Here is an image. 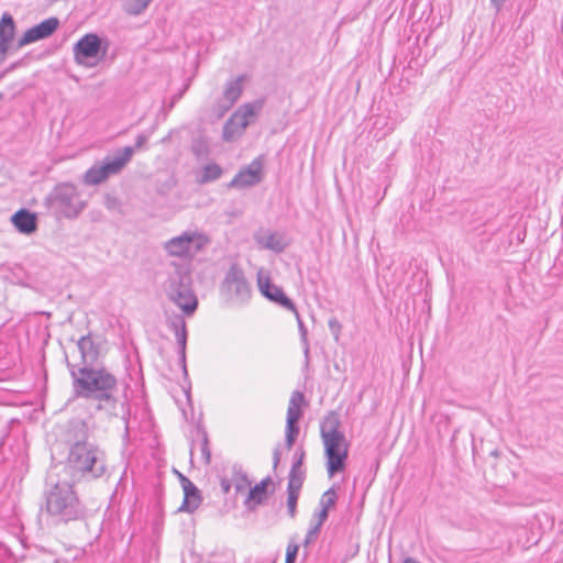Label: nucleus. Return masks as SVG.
<instances>
[{"mask_svg": "<svg viewBox=\"0 0 563 563\" xmlns=\"http://www.w3.org/2000/svg\"><path fill=\"white\" fill-rule=\"evenodd\" d=\"M104 206L109 210H114L119 207L120 202L119 199L112 195H106L104 196Z\"/></svg>", "mask_w": 563, "mask_h": 563, "instance_id": "e433bc0d", "label": "nucleus"}, {"mask_svg": "<svg viewBox=\"0 0 563 563\" xmlns=\"http://www.w3.org/2000/svg\"><path fill=\"white\" fill-rule=\"evenodd\" d=\"M298 493H287V511L290 518H295L297 514Z\"/></svg>", "mask_w": 563, "mask_h": 563, "instance_id": "7c9ffc66", "label": "nucleus"}, {"mask_svg": "<svg viewBox=\"0 0 563 563\" xmlns=\"http://www.w3.org/2000/svg\"><path fill=\"white\" fill-rule=\"evenodd\" d=\"M15 34V23L11 14L3 13L0 19V55H5Z\"/></svg>", "mask_w": 563, "mask_h": 563, "instance_id": "a211bd4d", "label": "nucleus"}, {"mask_svg": "<svg viewBox=\"0 0 563 563\" xmlns=\"http://www.w3.org/2000/svg\"><path fill=\"white\" fill-rule=\"evenodd\" d=\"M245 80L244 75L238 76L233 80H229L225 84V88L223 91V100L225 102L224 110H229L241 97L243 91V81Z\"/></svg>", "mask_w": 563, "mask_h": 563, "instance_id": "aec40b11", "label": "nucleus"}, {"mask_svg": "<svg viewBox=\"0 0 563 563\" xmlns=\"http://www.w3.org/2000/svg\"><path fill=\"white\" fill-rule=\"evenodd\" d=\"M209 243V239L198 231H185L164 244L168 255L175 257H194Z\"/></svg>", "mask_w": 563, "mask_h": 563, "instance_id": "0eeeda50", "label": "nucleus"}, {"mask_svg": "<svg viewBox=\"0 0 563 563\" xmlns=\"http://www.w3.org/2000/svg\"><path fill=\"white\" fill-rule=\"evenodd\" d=\"M168 327L176 333L186 328V322L181 316H175L168 320Z\"/></svg>", "mask_w": 563, "mask_h": 563, "instance_id": "473e14b6", "label": "nucleus"}, {"mask_svg": "<svg viewBox=\"0 0 563 563\" xmlns=\"http://www.w3.org/2000/svg\"><path fill=\"white\" fill-rule=\"evenodd\" d=\"M175 336H176L177 344L179 346L180 362L183 363L184 372L187 373V369H186L187 329L184 328L179 332H176Z\"/></svg>", "mask_w": 563, "mask_h": 563, "instance_id": "c756f323", "label": "nucleus"}, {"mask_svg": "<svg viewBox=\"0 0 563 563\" xmlns=\"http://www.w3.org/2000/svg\"><path fill=\"white\" fill-rule=\"evenodd\" d=\"M231 481L235 487L236 493H241L245 490L250 485L251 482L249 479V476L246 472L243 470L242 465L234 464L231 468Z\"/></svg>", "mask_w": 563, "mask_h": 563, "instance_id": "5701e85b", "label": "nucleus"}, {"mask_svg": "<svg viewBox=\"0 0 563 563\" xmlns=\"http://www.w3.org/2000/svg\"><path fill=\"white\" fill-rule=\"evenodd\" d=\"M303 404L305 395L299 390L292 391L287 409L285 432V445L288 450H290L294 446L296 439L300 432L298 422L302 417L301 406Z\"/></svg>", "mask_w": 563, "mask_h": 563, "instance_id": "1a4fd4ad", "label": "nucleus"}, {"mask_svg": "<svg viewBox=\"0 0 563 563\" xmlns=\"http://www.w3.org/2000/svg\"><path fill=\"white\" fill-rule=\"evenodd\" d=\"M220 486H221V489H222L223 494H228L230 492V489H231L232 481L223 477L220 481Z\"/></svg>", "mask_w": 563, "mask_h": 563, "instance_id": "a19ab883", "label": "nucleus"}, {"mask_svg": "<svg viewBox=\"0 0 563 563\" xmlns=\"http://www.w3.org/2000/svg\"><path fill=\"white\" fill-rule=\"evenodd\" d=\"M108 48V40L96 33H87L75 43L73 47L74 59L78 65H86L90 58H96L100 54L104 56Z\"/></svg>", "mask_w": 563, "mask_h": 563, "instance_id": "6e6552de", "label": "nucleus"}, {"mask_svg": "<svg viewBox=\"0 0 563 563\" xmlns=\"http://www.w3.org/2000/svg\"><path fill=\"white\" fill-rule=\"evenodd\" d=\"M263 246L267 250L280 253L285 250L286 244L278 234L272 233L264 239Z\"/></svg>", "mask_w": 563, "mask_h": 563, "instance_id": "cd10ccee", "label": "nucleus"}, {"mask_svg": "<svg viewBox=\"0 0 563 563\" xmlns=\"http://www.w3.org/2000/svg\"><path fill=\"white\" fill-rule=\"evenodd\" d=\"M298 550L299 545L297 543L289 542L286 550L285 563H295Z\"/></svg>", "mask_w": 563, "mask_h": 563, "instance_id": "2f4dec72", "label": "nucleus"}, {"mask_svg": "<svg viewBox=\"0 0 563 563\" xmlns=\"http://www.w3.org/2000/svg\"><path fill=\"white\" fill-rule=\"evenodd\" d=\"M189 275L176 272L167 280L166 292L168 298L177 305L185 314H192L198 306V300L189 287Z\"/></svg>", "mask_w": 563, "mask_h": 563, "instance_id": "423d86ee", "label": "nucleus"}, {"mask_svg": "<svg viewBox=\"0 0 563 563\" xmlns=\"http://www.w3.org/2000/svg\"><path fill=\"white\" fill-rule=\"evenodd\" d=\"M223 284L230 292H233L240 298H246L250 296V284L246 280L243 271L236 264L230 266L225 274Z\"/></svg>", "mask_w": 563, "mask_h": 563, "instance_id": "4468645a", "label": "nucleus"}, {"mask_svg": "<svg viewBox=\"0 0 563 563\" xmlns=\"http://www.w3.org/2000/svg\"><path fill=\"white\" fill-rule=\"evenodd\" d=\"M258 286L264 297L287 310L296 312V306L292 300L285 295L280 287L272 284L269 278L262 279L258 277Z\"/></svg>", "mask_w": 563, "mask_h": 563, "instance_id": "dca6fc26", "label": "nucleus"}, {"mask_svg": "<svg viewBox=\"0 0 563 563\" xmlns=\"http://www.w3.org/2000/svg\"><path fill=\"white\" fill-rule=\"evenodd\" d=\"M147 135L145 134H139L135 139V146L134 150H140L143 147V145L147 142Z\"/></svg>", "mask_w": 563, "mask_h": 563, "instance_id": "58836bf2", "label": "nucleus"}, {"mask_svg": "<svg viewBox=\"0 0 563 563\" xmlns=\"http://www.w3.org/2000/svg\"><path fill=\"white\" fill-rule=\"evenodd\" d=\"M247 126L249 122L240 121L231 115L223 124L222 139L225 142H231L241 136Z\"/></svg>", "mask_w": 563, "mask_h": 563, "instance_id": "412c9836", "label": "nucleus"}, {"mask_svg": "<svg viewBox=\"0 0 563 563\" xmlns=\"http://www.w3.org/2000/svg\"><path fill=\"white\" fill-rule=\"evenodd\" d=\"M5 55H0V64L4 60Z\"/></svg>", "mask_w": 563, "mask_h": 563, "instance_id": "de8ad7c7", "label": "nucleus"}, {"mask_svg": "<svg viewBox=\"0 0 563 563\" xmlns=\"http://www.w3.org/2000/svg\"><path fill=\"white\" fill-rule=\"evenodd\" d=\"M88 439L89 428L85 420L69 421L65 431V442L68 445L66 465L73 475L99 478L107 471L103 452Z\"/></svg>", "mask_w": 563, "mask_h": 563, "instance_id": "f03ea898", "label": "nucleus"}, {"mask_svg": "<svg viewBox=\"0 0 563 563\" xmlns=\"http://www.w3.org/2000/svg\"><path fill=\"white\" fill-rule=\"evenodd\" d=\"M45 510L58 521L68 522L84 517L85 509L80 504L73 485L68 482H56L45 493Z\"/></svg>", "mask_w": 563, "mask_h": 563, "instance_id": "20e7f679", "label": "nucleus"}, {"mask_svg": "<svg viewBox=\"0 0 563 563\" xmlns=\"http://www.w3.org/2000/svg\"><path fill=\"white\" fill-rule=\"evenodd\" d=\"M191 152L197 158L206 157L209 154L208 141L199 135L191 142Z\"/></svg>", "mask_w": 563, "mask_h": 563, "instance_id": "a878e982", "label": "nucleus"}, {"mask_svg": "<svg viewBox=\"0 0 563 563\" xmlns=\"http://www.w3.org/2000/svg\"><path fill=\"white\" fill-rule=\"evenodd\" d=\"M221 175L222 168L218 164L211 163L202 168L201 176L198 179V183L201 185L208 184L219 179Z\"/></svg>", "mask_w": 563, "mask_h": 563, "instance_id": "393cba45", "label": "nucleus"}, {"mask_svg": "<svg viewBox=\"0 0 563 563\" xmlns=\"http://www.w3.org/2000/svg\"><path fill=\"white\" fill-rule=\"evenodd\" d=\"M264 100L258 99L254 102L242 104L232 115L240 121L251 123L250 119L256 117L263 109Z\"/></svg>", "mask_w": 563, "mask_h": 563, "instance_id": "4be33fe9", "label": "nucleus"}, {"mask_svg": "<svg viewBox=\"0 0 563 563\" xmlns=\"http://www.w3.org/2000/svg\"><path fill=\"white\" fill-rule=\"evenodd\" d=\"M45 200L58 216L67 219L77 218L86 208V201L71 184L57 185Z\"/></svg>", "mask_w": 563, "mask_h": 563, "instance_id": "39448f33", "label": "nucleus"}, {"mask_svg": "<svg viewBox=\"0 0 563 563\" xmlns=\"http://www.w3.org/2000/svg\"><path fill=\"white\" fill-rule=\"evenodd\" d=\"M65 360L75 397L95 404L96 411L103 412L108 419H121L128 432L130 399L125 391H121L118 377L103 365L77 367L67 357Z\"/></svg>", "mask_w": 563, "mask_h": 563, "instance_id": "f257e3e1", "label": "nucleus"}, {"mask_svg": "<svg viewBox=\"0 0 563 563\" xmlns=\"http://www.w3.org/2000/svg\"><path fill=\"white\" fill-rule=\"evenodd\" d=\"M336 500V492L333 487H331L322 494L319 505L321 509H325L329 512V510L335 506Z\"/></svg>", "mask_w": 563, "mask_h": 563, "instance_id": "c85d7f7f", "label": "nucleus"}, {"mask_svg": "<svg viewBox=\"0 0 563 563\" xmlns=\"http://www.w3.org/2000/svg\"><path fill=\"white\" fill-rule=\"evenodd\" d=\"M280 463V450L279 448H275L273 451V468L276 470Z\"/></svg>", "mask_w": 563, "mask_h": 563, "instance_id": "79ce46f5", "label": "nucleus"}, {"mask_svg": "<svg viewBox=\"0 0 563 563\" xmlns=\"http://www.w3.org/2000/svg\"><path fill=\"white\" fill-rule=\"evenodd\" d=\"M201 452L206 456L207 462H209L210 461V451L208 449V439H207V437L203 438Z\"/></svg>", "mask_w": 563, "mask_h": 563, "instance_id": "37998d69", "label": "nucleus"}, {"mask_svg": "<svg viewBox=\"0 0 563 563\" xmlns=\"http://www.w3.org/2000/svg\"><path fill=\"white\" fill-rule=\"evenodd\" d=\"M305 478H306V473L303 470L290 468L289 474H288L287 493L300 494Z\"/></svg>", "mask_w": 563, "mask_h": 563, "instance_id": "b1692460", "label": "nucleus"}, {"mask_svg": "<svg viewBox=\"0 0 563 563\" xmlns=\"http://www.w3.org/2000/svg\"><path fill=\"white\" fill-rule=\"evenodd\" d=\"M274 493V483L271 476H266L255 486L251 487L247 497L244 500V506L250 511H255L256 508L263 505L269 495Z\"/></svg>", "mask_w": 563, "mask_h": 563, "instance_id": "f8f14e48", "label": "nucleus"}, {"mask_svg": "<svg viewBox=\"0 0 563 563\" xmlns=\"http://www.w3.org/2000/svg\"><path fill=\"white\" fill-rule=\"evenodd\" d=\"M100 165H93L84 175V181L87 185H98L106 180L104 175L101 174Z\"/></svg>", "mask_w": 563, "mask_h": 563, "instance_id": "bb28decb", "label": "nucleus"}, {"mask_svg": "<svg viewBox=\"0 0 563 563\" xmlns=\"http://www.w3.org/2000/svg\"><path fill=\"white\" fill-rule=\"evenodd\" d=\"M152 0H143V5L146 7Z\"/></svg>", "mask_w": 563, "mask_h": 563, "instance_id": "49530a36", "label": "nucleus"}, {"mask_svg": "<svg viewBox=\"0 0 563 563\" xmlns=\"http://www.w3.org/2000/svg\"><path fill=\"white\" fill-rule=\"evenodd\" d=\"M305 450L302 448H299L298 450H296L295 454H294V462H292V465H291V468L292 470H301V466H302V463H303V459H305Z\"/></svg>", "mask_w": 563, "mask_h": 563, "instance_id": "c9c22d12", "label": "nucleus"}, {"mask_svg": "<svg viewBox=\"0 0 563 563\" xmlns=\"http://www.w3.org/2000/svg\"><path fill=\"white\" fill-rule=\"evenodd\" d=\"M328 325H329V329L331 330V332L334 334L335 339L338 340L340 332H341V328H342L339 320L335 318H332L329 320Z\"/></svg>", "mask_w": 563, "mask_h": 563, "instance_id": "4c0bfd02", "label": "nucleus"}, {"mask_svg": "<svg viewBox=\"0 0 563 563\" xmlns=\"http://www.w3.org/2000/svg\"><path fill=\"white\" fill-rule=\"evenodd\" d=\"M262 163L254 159L247 167L241 169L228 184L229 188H244L258 184L262 180Z\"/></svg>", "mask_w": 563, "mask_h": 563, "instance_id": "2eb2a0df", "label": "nucleus"}, {"mask_svg": "<svg viewBox=\"0 0 563 563\" xmlns=\"http://www.w3.org/2000/svg\"><path fill=\"white\" fill-rule=\"evenodd\" d=\"M329 517V512L325 509H320L318 512L313 515L312 521L313 523L311 526L317 527L321 530L322 525L325 522V520Z\"/></svg>", "mask_w": 563, "mask_h": 563, "instance_id": "72a5a7b5", "label": "nucleus"}, {"mask_svg": "<svg viewBox=\"0 0 563 563\" xmlns=\"http://www.w3.org/2000/svg\"><path fill=\"white\" fill-rule=\"evenodd\" d=\"M320 533V529L317 527L311 526L306 534V538L303 540V547H309L312 542H314Z\"/></svg>", "mask_w": 563, "mask_h": 563, "instance_id": "f704fd0d", "label": "nucleus"}, {"mask_svg": "<svg viewBox=\"0 0 563 563\" xmlns=\"http://www.w3.org/2000/svg\"><path fill=\"white\" fill-rule=\"evenodd\" d=\"M176 473H177L178 479L180 482L181 488H185L187 486V484H191L192 483L187 476H185L180 472L176 471Z\"/></svg>", "mask_w": 563, "mask_h": 563, "instance_id": "c03bdc74", "label": "nucleus"}, {"mask_svg": "<svg viewBox=\"0 0 563 563\" xmlns=\"http://www.w3.org/2000/svg\"><path fill=\"white\" fill-rule=\"evenodd\" d=\"M295 313H296V317L298 320V327H299L301 339L306 342L307 341V329H306L303 322L300 320L298 312L296 311Z\"/></svg>", "mask_w": 563, "mask_h": 563, "instance_id": "ea45409f", "label": "nucleus"}, {"mask_svg": "<svg viewBox=\"0 0 563 563\" xmlns=\"http://www.w3.org/2000/svg\"><path fill=\"white\" fill-rule=\"evenodd\" d=\"M507 0H490L492 7L498 12Z\"/></svg>", "mask_w": 563, "mask_h": 563, "instance_id": "a18cd8bd", "label": "nucleus"}, {"mask_svg": "<svg viewBox=\"0 0 563 563\" xmlns=\"http://www.w3.org/2000/svg\"><path fill=\"white\" fill-rule=\"evenodd\" d=\"M134 154V148L132 146H125L118 150L114 156H107L100 164L101 174L104 175L106 179L111 175L119 174L125 165L131 161Z\"/></svg>", "mask_w": 563, "mask_h": 563, "instance_id": "ddd939ff", "label": "nucleus"}, {"mask_svg": "<svg viewBox=\"0 0 563 563\" xmlns=\"http://www.w3.org/2000/svg\"><path fill=\"white\" fill-rule=\"evenodd\" d=\"M11 222L22 234H32L37 230L36 213L22 208L11 216Z\"/></svg>", "mask_w": 563, "mask_h": 563, "instance_id": "f3484780", "label": "nucleus"}, {"mask_svg": "<svg viewBox=\"0 0 563 563\" xmlns=\"http://www.w3.org/2000/svg\"><path fill=\"white\" fill-rule=\"evenodd\" d=\"M184 490V500L178 508V511L192 514L195 512L202 503V496L200 489L194 484H187Z\"/></svg>", "mask_w": 563, "mask_h": 563, "instance_id": "6ab92c4d", "label": "nucleus"}, {"mask_svg": "<svg viewBox=\"0 0 563 563\" xmlns=\"http://www.w3.org/2000/svg\"><path fill=\"white\" fill-rule=\"evenodd\" d=\"M340 424L341 421L338 413L331 411L320 427L324 456L327 459V472L330 477L345 470L349 456V443L344 433L340 431Z\"/></svg>", "mask_w": 563, "mask_h": 563, "instance_id": "7ed1b4c3", "label": "nucleus"}, {"mask_svg": "<svg viewBox=\"0 0 563 563\" xmlns=\"http://www.w3.org/2000/svg\"><path fill=\"white\" fill-rule=\"evenodd\" d=\"M77 347L80 353V363L76 364L77 367H96L101 365L98 362L100 344L93 340L90 332L77 341Z\"/></svg>", "mask_w": 563, "mask_h": 563, "instance_id": "9b49d317", "label": "nucleus"}, {"mask_svg": "<svg viewBox=\"0 0 563 563\" xmlns=\"http://www.w3.org/2000/svg\"><path fill=\"white\" fill-rule=\"evenodd\" d=\"M59 20L55 16L48 18L41 23L30 27L26 32L19 38L16 43V49L34 43L40 40H44L51 36L58 27Z\"/></svg>", "mask_w": 563, "mask_h": 563, "instance_id": "9d476101", "label": "nucleus"}]
</instances>
